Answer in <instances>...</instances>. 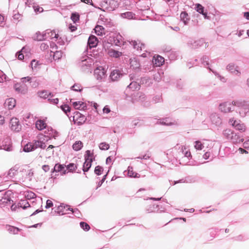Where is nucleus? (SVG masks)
Returning a JSON list of instances; mask_svg holds the SVG:
<instances>
[{"instance_id": "1", "label": "nucleus", "mask_w": 249, "mask_h": 249, "mask_svg": "<svg viewBox=\"0 0 249 249\" xmlns=\"http://www.w3.org/2000/svg\"><path fill=\"white\" fill-rule=\"evenodd\" d=\"M93 64V59L86 55L81 56L77 63L78 67L84 71H89Z\"/></svg>"}, {"instance_id": "2", "label": "nucleus", "mask_w": 249, "mask_h": 249, "mask_svg": "<svg viewBox=\"0 0 249 249\" xmlns=\"http://www.w3.org/2000/svg\"><path fill=\"white\" fill-rule=\"evenodd\" d=\"M12 195V193L11 191H0V197H1V200H0V207H3L7 204H11L13 202L11 197Z\"/></svg>"}, {"instance_id": "3", "label": "nucleus", "mask_w": 249, "mask_h": 249, "mask_svg": "<svg viewBox=\"0 0 249 249\" xmlns=\"http://www.w3.org/2000/svg\"><path fill=\"white\" fill-rule=\"evenodd\" d=\"M93 153H91L90 150H87L84 155L85 162L83 166V171L84 172H88L91 166L93 161Z\"/></svg>"}, {"instance_id": "4", "label": "nucleus", "mask_w": 249, "mask_h": 249, "mask_svg": "<svg viewBox=\"0 0 249 249\" xmlns=\"http://www.w3.org/2000/svg\"><path fill=\"white\" fill-rule=\"evenodd\" d=\"M235 107L240 108L239 112L241 116H244L246 113L249 111V102L247 101H235Z\"/></svg>"}, {"instance_id": "5", "label": "nucleus", "mask_w": 249, "mask_h": 249, "mask_svg": "<svg viewBox=\"0 0 249 249\" xmlns=\"http://www.w3.org/2000/svg\"><path fill=\"white\" fill-rule=\"evenodd\" d=\"M235 102H226L221 103L219 106V109L221 111L225 113L233 111L235 107Z\"/></svg>"}, {"instance_id": "6", "label": "nucleus", "mask_w": 249, "mask_h": 249, "mask_svg": "<svg viewBox=\"0 0 249 249\" xmlns=\"http://www.w3.org/2000/svg\"><path fill=\"white\" fill-rule=\"evenodd\" d=\"M104 2L105 9L108 11H112L119 6V3L115 0H108Z\"/></svg>"}, {"instance_id": "7", "label": "nucleus", "mask_w": 249, "mask_h": 249, "mask_svg": "<svg viewBox=\"0 0 249 249\" xmlns=\"http://www.w3.org/2000/svg\"><path fill=\"white\" fill-rule=\"evenodd\" d=\"M10 127L13 131L16 132H18L21 129V125L19 124L18 119L17 118H13L11 119Z\"/></svg>"}, {"instance_id": "8", "label": "nucleus", "mask_w": 249, "mask_h": 249, "mask_svg": "<svg viewBox=\"0 0 249 249\" xmlns=\"http://www.w3.org/2000/svg\"><path fill=\"white\" fill-rule=\"evenodd\" d=\"M205 43V40L203 38L194 40L193 39L190 40L188 42V45L192 49H196L202 46Z\"/></svg>"}, {"instance_id": "9", "label": "nucleus", "mask_w": 249, "mask_h": 249, "mask_svg": "<svg viewBox=\"0 0 249 249\" xmlns=\"http://www.w3.org/2000/svg\"><path fill=\"white\" fill-rule=\"evenodd\" d=\"M14 87L16 91L23 94H26L28 91V86L25 84L21 82L16 84Z\"/></svg>"}, {"instance_id": "10", "label": "nucleus", "mask_w": 249, "mask_h": 249, "mask_svg": "<svg viewBox=\"0 0 249 249\" xmlns=\"http://www.w3.org/2000/svg\"><path fill=\"white\" fill-rule=\"evenodd\" d=\"M226 69L231 73L235 75L239 76L241 74L238 66H235L234 63H230L228 64L227 66Z\"/></svg>"}, {"instance_id": "11", "label": "nucleus", "mask_w": 249, "mask_h": 249, "mask_svg": "<svg viewBox=\"0 0 249 249\" xmlns=\"http://www.w3.org/2000/svg\"><path fill=\"white\" fill-rule=\"evenodd\" d=\"M106 75L105 70L102 67L96 68L94 70V75L98 80H102Z\"/></svg>"}, {"instance_id": "12", "label": "nucleus", "mask_w": 249, "mask_h": 249, "mask_svg": "<svg viewBox=\"0 0 249 249\" xmlns=\"http://www.w3.org/2000/svg\"><path fill=\"white\" fill-rule=\"evenodd\" d=\"M66 166L64 164H61L59 163H56L54 166V168L52 169V173L54 172H61L62 175H65L67 173V170H66Z\"/></svg>"}, {"instance_id": "13", "label": "nucleus", "mask_w": 249, "mask_h": 249, "mask_svg": "<svg viewBox=\"0 0 249 249\" xmlns=\"http://www.w3.org/2000/svg\"><path fill=\"white\" fill-rule=\"evenodd\" d=\"M98 44L97 38L93 35L89 36L88 41V48L91 49L96 47Z\"/></svg>"}, {"instance_id": "14", "label": "nucleus", "mask_w": 249, "mask_h": 249, "mask_svg": "<svg viewBox=\"0 0 249 249\" xmlns=\"http://www.w3.org/2000/svg\"><path fill=\"white\" fill-rule=\"evenodd\" d=\"M16 104V100L13 98L7 99L4 104V107L8 109H12L14 108Z\"/></svg>"}, {"instance_id": "15", "label": "nucleus", "mask_w": 249, "mask_h": 249, "mask_svg": "<svg viewBox=\"0 0 249 249\" xmlns=\"http://www.w3.org/2000/svg\"><path fill=\"white\" fill-rule=\"evenodd\" d=\"M210 118L213 124L218 126L221 124V119L218 114L215 113H212L210 115Z\"/></svg>"}, {"instance_id": "16", "label": "nucleus", "mask_w": 249, "mask_h": 249, "mask_svg": "<svg viewBox=\"0 0 249 249\" xmlns=\"http://www.w3.org/2000/svg\"><path fill=\"white\" fill-rule=\"evenodd\" d=\"M44 35L46 39H57L59 37L58 34H56L54 31L48 29L44 32Z\"/></svg>"}, {"instance_id": "17", "label": "nucleus", "mask_w": 249, "mask_h": 249, "mask_svg": "<svg viewBox=\"0 0 249 249\" xmlns=\"http://www.w3.org/2000/svg\"><path fill=\"white\" fill-rule=\"evenodd\" d=\"M152 62L156 67H160L164 63V58L160 55H157L153 57Z\"/></svg>"}, {"instance_id": "18", "label": "nucleus", "mask_w": 249, "mask_h": 249, "mask_svg": "<svg viewBox=\"0 0 249 249\" xmlns=\"http://www.w3.org/2000/svg\"><path fill=\"white\" fill-rule=\"evenodd\" d=\"M195 9L199 13L202 14L205 19H209L207 13L204 12V7L199 3L195 4Z\"/></svg>"}, {"instance_id": "19", "label": "nucleus", "mask_w": 249, "mask_h": 249, "mask_svg": "<svg viewBox=\"0 0 249 249\" xmlns=\"http://www.w3.org/2000/svg\"><path fill=\"white\" fill-rule=\"evenodd\" d=\"M123 76V74L118 70H115L113 71L110 75V78L112 81H117L120 77Z\"/></svg>"}, {"instance_id": "20", "label": "nucleus", "mask_w": 249, "mask_h": 249, "mask_svg": "<svg viewBox=\"0 0 249 249\" xmlns=\"http://www.w3.org/2000/svg\"><path fill=\"white\" fill-rule=\"evenodd\" d=\"M45 133L46 134V135H45L44 137L46 139H44V140H46V141H47L49 139H56V138L58 136V133L56 131L53 130L52 128H51L50 130H48V133L45 132Z\"/></svg>"}, {"instance_id": "21", "label": "nucleus", "mask_w": 249, "mask_h": 249, "mask_svg": "<svg viewBox=\"0 0 249 249\" xmlns=\"http://www.w3.org/2000/svg\"><path fill=\"white\" fill-rule=\"evenodd\" d=\"M130 44L133 46V48L137 50H142L144 48V45L141 43L140 41H131Z\"/></svg>"}, {"instance_id": "22", "label": "nucleus", "mask_w": 249, "mask_h": 249, "mask_svg": "<svg viewBox=\"0 0 249 249\" xmlns=\"http://www.w3.org/2000/svg\"><path fill=\"white\" fill-rule=\"evenodd\" d=\"M72 104L76 109L85 110L87 108L86 104L81 101L74 102Z\"/></svg>"}, {"instance_id": "23", "label": "nucleus", "mask_w": 249, "mask_h": 249, "mask_svg": "<svg viewBox=\"0 0 249 249\" xmlns=\"http://www.w3.org/2000/svg\"><path fill=\"white\" fill-rule=\"evenodd\" d=\"M120 17L123 18L132 19L135 18L136 15L132 12H126L125 13H121Z\"/></svg>"}, {"instance_id": "24", "label": "nucleus", "mask_w": 249, "mask_h": 249, "mask_svg": "<svg viewBox=\"0 0 249 249\" xmlns=\"http://www.w3.org/2000/svg\"><path fill=\"white\" fill-rule=\"evenodd\" d=\"M130 67L134 70L139 69L140 67V64L139 62L135 58L130 59Z\"/></svg>"}, {"instance_id": "25", "label": "nucleus", "mask_w": 249, "mask_h": 249, "mask_svg": "<svg viewBox=\"0 0 249 249\" xmlns=\"http://www.w3.org/2000/svg\"><path fill=\"white\" fill-rule=\"evenodd\" d=\"M32 143L34 144L35 149L39 147L42 149H44L46 146L45 143L40 140L34 141Z\"/></svg>"}, {"instance_id": "26", "label": "nucleus", "mask_w": 249, "mask_h": 249, "mask_svg": "<svg viewBox=\"0 0 249 249\" xmlns=\"http://www.w3.org/2000/svg\"><path fill=\"white\" fill-rule=\"evenodd\" d=\"M33 38L34 40L37 41H42L43 40H45L46 38L44 35V32L42 33H41L40 32H36L33 37Z\"/></svg>"}, {"instance_id": "27", "label": "nucleus", "mask_w": 249, "mask_h": 249, "mask_svg": "<svg viewBox=\"0 0 249 249\" xmlns=\"http://www.w3.org/2000/svg\"><path fill=\"white\" fill-rule=\"evenodd\" d=\"M36 126L38 130H42L47 126L46 124L43 120H37L36 122Z\"/></svg>"}, {"instance_id": "28", "label": "nucleus", "mask_w": 249, "mask_h": 249, "mask_svg": "<svg viewBox=\"0 0 249 249\" xmlns=\"http://www.w3.org/2000/svg\"><path fill=\"white\" fill-rule=\"evenodd\" d=\"M6 228L7 231L11 234H17L20 231L18 228L10 225H7Z\"/></svg>"}, {"instance_id": "29", "label": "nucleus", "mask_w": 249, "mask_h": 249, "mask_svg": "<svg viewBox=\"0 0 249 249\" xmlns=\"http://www.w3.org/2000/svg\"><path fill=\"white\" fill-rule=\"evenodd\" d=\"M127 175L131 178H138L140 177V175L133 171V167L128 166L127 168Z\"/></svg>"}, {"instance_id": "30", "label": "nucleus", "mask_w": 249, "mask_h": 249, "mask_svg": "<svg viewBox=\"0 0 249 249\" xmlns=\"http://www.w3.org/2000/svg\"><path fill=\"white\" fill-rule=\"evenodd\" d=\"M38 96L42 98L48 99L50 97H52L53 96L51 95V93L46 90H42L38 92Z\"/></svg>"}, {"instance_id": "31", "label": "nucleus", "mask_w": 249, "mask_h": 249, "mask_svg": "<svg viewBox=\"0 0 249 249\" xmlns=\"http://www.w3.org/2000/svg\"><path fill=\"white\" fill-rule=\"evenodd\" d=\"M243 141L244 139L242 138H241L238 134L234 132L231 141L232 142L238 143L243 142Z\"/></svg>"}, {"instance_id": "32", "label": "nucleus", "mask_w": 249, "mask_h": 249, "mask_svg": "<svg viewBox=\"0 0 249 249\" xmlns=\"http://www.w3.org/2000/svg\"><path fill=\"white\" fill-rule=\"evenodd\" d=\"M234 132L231 129H227L223 131V134L227 139L231 141Z\"/></svg>"}, {"instance_id": "33", "label": "nucleus", "mask_w": 249, "mask_h": 249, "mask_svg": "<svg viewBox=\"0 0 249 249\" xmlns=\"http://www.w3.org/2000/svg\"><path fill=\"white\" fill-rule=\"evenodd\" d=\"M234 132L231 129H227L223 131V134L227 139L231 141Z\"/></svg>"}, {"instance_id": "34", "label": "nucleus", "mask_w": 249, "mask_h": 249, "mask_svg": "<svg viewBox=\"0 0 249 249\" xmlns=\"http://www.w3.org/2000/svg\"><path fill=\"white\" fill-rule=\"evenodd\" d=\"M180 19L185 25H187L189 20V16L186 12H182L180 14Z\"/></svg>"}, {"instance_id": "35", "label": "nucleus", "mask_w": 249, "mask_h": 249, "mask_svg": "<svg viewBox=\"0 0 249 249\" xmlns=\"http://www.w3.org/2000/svg\"><path fill=\"white\" fill-rule=\"evenodd\" d=\"M186 150V148L185 146H182L181 147L180 152L182 153V154L184 155V158H187L189 160L192 157L191 152L189 151Z\"/></svg>"}, {"instance_id": "36", "label": "nucleus", "mask_w": 249, "mask_h": 249, "mask_svg": "<svg viewBox=\"0 0 249 249\" xmlns=\"http://www.w3.org/2000/svg\"><path fill=\"white\" fill-rule=\"evenodd\" d=\"M127 88L131 89L132 90L135 89H139L140 88V85L136 82L133 81H132L129 85L127 86Z\"/></svg>"}, {"instance_id": "37", "label": "nucleus", "mask_w": 249, "mask_h": 249, "mask_svg": "<svg viewBox=\"0 0 249 249\" xmlns=\"http://www.w3.org/2000/svg\"><path fill=\"white\" fill-rule=\"evenodd\" d=\"M83 147V143L80 141H76L72 145V148L75 151H79Z\"/></svg>"}, {"instance_id": "38", "label": "nucleus", "mask_w": 249, "mask_h": 249, "mask_svg": "<svg viewBox=\"0 0 249 249\" xmlns=\"http://www.w3.org/2000/svg\"><path fill=\"white\" fill-rule=\"evenodd\" d=\"M141 82L142 84L149 86L152 84V80L149 77H144L142 78Z\"/></svg>"}, {"instance_id": "39", "label": "nucleus", "mask_w": 249, "mask_h": 249, "mask_svg": "<svg viewBox=\"0 0 249 249\" xmlns=\"http://www.w3.org/2000/svg\"><path fill=\"white\" fill-rule=\"evenodd\" d=\"M35 150L33 143H28L23 147V150L25 152H29Z\"/></svg>"}, {"instance_id": "40", "label": "nucleus", "mask_w": 249, "mask_h": 249, "mask_svg": "<svg viewBox=\"0 0 249 249\" xmlns=\"http://www.w3.org/2000/svg\"><path fill=\"white\" fill-rule=\"evenodd\" d=\"M209 69L210 70V71H212L213 73L215 75V76L217 77L222 82L225 83L227 82V79L225 77L221 76L216 71L212 70L210 68H209Z\"/></svg>"}, {"instance_id": "41", "label": "nucleus", "mask_w": 249, "mask_h": 249, "mask_svg": "<svg viewBox=\"0 0 249 249\" xmlns=\"http://www.w3.org/2000/svg\"><path fill=\"white\" fill-rule=\"evenodd\" d=\"M94 30L95 33L98 36H102L104 33V28L102 26L97 25Z\"/></svg>"}, {"instance_id": "42", "label": "nucleus", "mask_w": 249, "mask_h": 249, "mask_svg": "<svg viewBox=\"0 0 249 249\" xmlns=\"http://www.w3.org/2000/svg\"><path fill=\"white\" fill-rule=\"evenodd\" d=\"M51 52L53 53V58L54 60H59L62 56L63 53L61 51H55L53 52V51H51Z\"/></svg>"}, {"instance_id": "43", "label": "nucleus", "mask_w": 249, "mask_h": 249, "mask_svg": "<svg viewBox=\"0 0 249 249\" xmlns=\"http://www.w3.org/2000/svg\"><path fill=\"white\" fill-rule=\"evenodd\" d=\"M209 58L208 56L206 55H204L202 56V57L201 58V61L202 64L205 67H207V66H209ZM209 67H208V68L209 69Z\"/></svg>"}, {"instance_id": "44", "label": "nucleus", "mask_w": 249, "mask_h": 249, "mask_svg": "<svg viewBox=\"0 0 249 249\" xmlns=\"http://www.w3.org/2000/svg\"><path fill=\"white\" fill-rule=\"evenodd\" d=\"M18 206L25 209L30 206V204L26 199L21 200L18 203Z\"/></svg>"}, {"instance_id": "45", "label": "nucleus", "mask_w": 249, "mask_h": 249, "mask_svg": "<svg viewBox=\"0 0 249 249\" xmlns=\"http://www.w3.org/2000/svg\"><path fill=\"white\" fill-rule=\"evenodd\" d=\"M194 147L197 150H201L204 148V145L200 141H196L194 142Z\"/></svg>"}, {"instance_id": "46", "label": "nucleus", "mask_w": 249, "mask_h": 249, "mask_svg": "<svg viewBox=\"0 0 249 249\" xmlns=\"http://www.w3.org/2000/svg\"><path fill=\"white\" fill-rule=\"evenodd\" d=\"M30 83L32 87L34 88H36L39 84V81L35 78H32L31 81L30 82Z\"/></svg>"}, {"instance_id": "47", "label": "nucleus", "mask_w": 249, "mask_h": 249, "mask_svg": "<svg viewBox=\"0 0 249 249\" xmlns=\"http://www.w3.org/2000/svg\"><path fill=\"white\" fill-rule=\"evenodd\" d=\"M158 207V205H150L148 207L146 208V211L148 213L154 212L156 211Z\"/></svg>"}, {"instance_id": "48", "label": "nucleus", "mask_w": 249, "mask_h": 249, "mask_svg": "<svg viewBox=\"0 0 249 249\" xmlns=\"http://www.w3.org/2000/svg\"><path fill=\"white\" fill-rule=\"evenodd\" d=\"M234 127L236 129L238 130H241L244 131L246 129L245 126L244 125V124H243L239 123L238 122H237V123H236Z\"/></svg>"}, {"instance_id": "49", "label": "nucleus", "mask_w": 249, "mask_h": 249, "mask_svg": "<svg viewBox=\"0 0 249 249\" xmlns=\"http://www.w3.org/2000/svg\"><path fill=\"white\" fill-rule=\"evenodd\" d=\"M17 173V170L15 168H12L8 173V176L10 178H13Z\"/></svg>"}, {"instance_id": "50", "label": "nucleus", "mask_w": 249, "mask_h": 249, "mask_svg": "<svg viewBox=\"0 0 249 249\" xmlns=\"http://www.w3.org/2000/svg\"><path fill=\"white\" fill-rule=\"evenodd\" d=\"M103 171V168L102 167L98 165L95 167L94 169V173L97 175L99 176L102 174Z\"/></svg>"}, {"instance_id": "51", "label": "nucleus", "mask_w": 249, "mask_h": 249, "mask_svg": "<svg viewBox=\"0 0 249 249\" xmlns=\"http://www.w3.org/2000/svg\"><path fill=\"white\" fill-rule=\"evenodd\" d=\"M80 226L81 228L85 231H88L90 229L89 226L86 222H81L80 223Z\"/></svg>"}, {"instance_id": "52", "label": "nucleus", "mask_w": 249, "mask_h": 249, "mask_svg": "<svg viewBox=\"0 0 249 249\" xmlns=\"http://www.w3.org/2000/svg\"><path fill=\"white\" fill-rule=\"evenodd\" d=\"M76 168L77 167L74 163H70L67 166H66L65 169L67 170V171L68 170L70 171H73L75 170Z\"/></svg>"}, {"instance_id": "53", "label": "nucleus", "mask_w": 249, "mask_h": 249, "mask_svg": "<svg viewBox=\"0 0 249 249\" xmlns=\"http://www.w3.org/2000/svg\"><path fill=\"white\" fill-rule=\"evenodd\" d=\"M71 18L74 22H76L79 20V15L76 13H72Z\"/></svg>"}, {"instance_id": "54", "label": "nucleus", "mask_w": 249, "mask_h": 249, "mask_svg": "<svg viewBox=\"0 0 249 249\" xmlns=\"http://www.w3.org/2000/svg\"><path fill=\"white\" fill-rule=\"evenodd\" d=\"M71 89L75 91H81L82 89L81 86L80 84H75L71 87Z\"/></svg>"}, {"instance_id": "55", "label": "nucleus", "mask_w": 249, "mask_h": 249, "mask_svg": "<svg viewBox=\"0 0 249 249\" xmlns=\"http://www.w3.org/2000/svg\"><path fill=\"white\" fill-rule=\"evenodd\" d=\"M1 148L7 151H11L13 150L12 144H10V142H9L8 144H3L2 147H1Z\"/></svg>"}, {"instance_id": "56", "label": "nucleus", "mask_w": 249, "mask_h": 249, "mask_svg": "<svg viewBox=\"0 0 249 249\" xmlns=\"http://www.w3.org/2000/svg\"><path fill=\"white\" fill-rule=\"evenodd\" d=\"M78 115L79 121L77 122L78 124H82L83 123H84L86 120V118L84 115H82L81 114L79 113Z\"/></svg>"}, {"instance_id": "57", "label": "nucleus", "mask_w": 249, "mask_h": 249, "mask_svg": "<svg viewBox=\"0 0 249 249\" xmlns=\"http://www.w3.org/2000/svg\"><path fill=\"white\" fill-rule=\"evenodd\" d=\"M99 148L101 150H108L109 148V145L108 144L106 143V142H101L99 144Z\"/></svg>"}, {"instance_id": "58", "label": "nucleus", "mask_w": 249, "mask_h": 249, "mask_svg": "<svg viewBox=\"0 0 249 249\" xmlns=\"http://www.w3.org/2000/svg\"><path fill=\"white\" fill-rule=\"evenodd\" d=\"M33 9L36 13H39L43 11V8L39 6L36 3V5H34Z\"/></svg>"}, {"instance_id": "59", "label": "nucleus", "mask_w": 249, "mask_h": 249, "mask_svg": "<svg viewBox=\"0 0 249 249\" xmlns=\"http://www.w3.org/2000/svg\"><path fill=\"white\" fill-rule=\"evenodd\" d=\"M25 5L29 7H32L33 8L34 5H36L34 0H25Z\"/></svg>"}, {"instance_id": "60", "label": "nucleus", "mask_w": 249, "mask_h": 249, "mask_svg": "<svg viewBox=\"0 0 249 249\" xmlns=\"http://www.w3.org/2000/svg\"><path fill=\"white\" fill-rule=\"evenodd\" d=\"M62 110L65 113H67L68 112L70 111V107L67 105H62L61 107Z\"/></svg>"}, {"instance_id": "61", "label": "nucleus", "mask_w": 249, "mask_h": 249, "mask_svg": "<svg viewBox=\"0 0 249 249\" xmlns=\"http://www.w3.org/2000/svg\"><path fill=\"white\" fill-rule=\"evenodd\" d=\"M160 124L165 125H170L172 124L171 122H168V119H163L160 121Z\"/></svg>"}, {"instance_id": "62", "label": "nucleus", "mask_w": 249, "mask_h": 249, "mask_svg": "<svg viewBox=\"0 0 249 249\" xmlns=\"http://www.w3.org/2000/svg\"><path fill=\"white\" fill-rule=\"evenodd\" d=\"M54 146H53V145H50L48 148H47L46 149V152H48L49 154V157L51 155H53V150H52V149L54 148Z\"/></svg>"}, {"instance_id": "63", "label": "nucleus", "mask_w": 249, "mask_h": 249, "mask_svg": "<svg viewBox=\"0 0 249 249\" xmlns=\"http://www.w3.org/2000/svg\"><path fill=\"white\" fill-rule=\"evenodd\" d=\"M234 240L238 241H244L245 239L244 236L243 235H239L233 238Z\"/></svg>"}, {"instance_id": "64", "label": "nucleus", "mask_w": 249, "mask_h": 249, "mask_svg": "<svg viewBox=\"0 0 249 249\" xmlns=\"http://www.w3.org/2000/svg\"><path fill=\"white\" fill-rule=\"evenodd\" d=\"M32 78L29 76L24 77L21 78V82L25 84L26 82L30 83L31 81Z\"/></svg>"}]
</instances>
